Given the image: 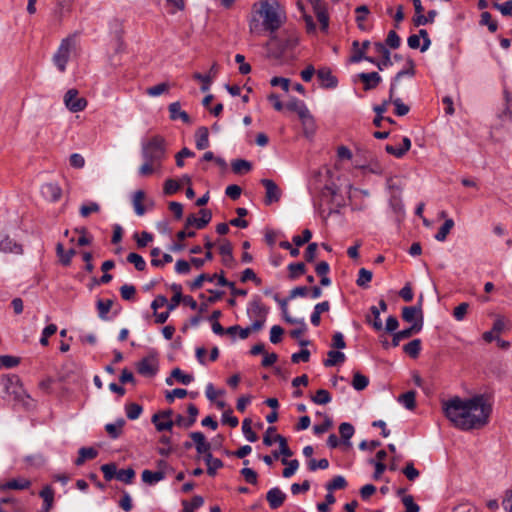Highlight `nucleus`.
<instances>
[{
    "label": "nucleus",
    "mask_w": 512,
    "mask_h": 512,
    "mask_svg": "<svg viewBox=\"0 0 512 512\" xmlns=\"http://www.w3.org/2000/svg\"><path fill=\"white\" fill-rule=\"evenodd\" d=\"M442 410L456 428L469 431L488 423L492 407L484 395L478 394L468 399L454 396L442 401Z\"/></svg>",
    "instance_id": "1"
},
{
    "label": "nucleus",
    "mask_w": 512,
    "mask_h": 512,
    "mask_svg": "<svg viewBox=\"0 0 512 512\" xmlns=\"http://www.w3.org/2000/svg\"><path fill=\"white\" fill-rule=\"evenodd\" d=\"M285 20V12L277 0H260L253 4L249 29L254 34H260L262 30L269 31L272 39H276L274 33Z\"/></svg>",
    "instance_id": "2"
},
{
    "label": "nucleus",
    "mask_w": 512,
    "mask_h": 512,
    "mask_svg": "<svg viewBox=\"0 0 512 512\" xmlns=\"http://www.w3.org/2000/svg\"><path fill=\"white\" fill-rule=\"evenodd\" d=\"M141 154L144 160L162 165L166 158V142L162 136L155 135L147 142L142 143Z\"/></svg>",
    "instance_id": "3"
},
{
    "label": "nucleus",
    "mask_w": 512,
    "mask_h": 512,
    "mask_svg": "<svg viewBox=\"0 0 512 512\" xmlns=\"http://www.w3.org/2000/svg\"><path fill=\"white\" fill-rule=\"evenodd\" d=\"M75 44L76 41L74 36L66 37L61 41L57 51L53 55V63L60 72H64L66 70V65L69 61L72 50L75 48Z\"/></svg>",
    "instance_id": "4"
},
{
    "label": "nucleus",
    "mask_w": 512,
    "mask_h": 512,
    "mask_svg": "<svg viewBox=\"0 0 512 512\" xmlns=\"http://www.w3.org/2000/svg\"><path fill=\"white\" fill-rule=\"evenodd\" d=\"M5 393L12 396L17 402H24L29 395L23 389L20 378L16 375L6 376L2 378Z\"/></svg>",
    "instance_id": "5"
},
{
    "label": "nucleus",
    "mask_w": 512,
    "mask_h": 512,
    "mask_svg": "<svg viewBox=\"0 0 512 512\" xmlns=\"http://www.w3.org/2000/svg\"><path fill=\"white\" fill-rule=\"evenodd\" d=\"M131 204L136 215L143 216L154 207V201L143 190H136L131 196Z\"/></svg>",
    "instance_id": "6"
},
{
    "label": "nucleus",
    "mask_w": 512,
    "mask_h": 512,
    "mask_svg": "<svg viewBox=\"0 0 512 512\" xmlns=\"http://www.w3.org/2000/svg\"><path fill=\"white\" fill-rule=\"evenodd\" d=\"M66 108L73 113L83 111L87 106V100L79 96L77 89H69L64 95Z\"/></svg>",
    "instance_id": "7"
},
{
    "label": "nucleus",
    "mask_w": 512,
    "mask_h": 512,
    "mask_svg": "<svg viewBox=\"0 0 512 512\" xmlns=\"http://www.w3.org/2000/svg\"><path fill=\"white\" fill-rule=\"evenodd\" d=\"M261 183L265 187V204L278 202L282 193L277 184L271 179H262Z\"/></svg>",
    "instance_id": "8"
},
{
    "label": "nucleus",
    "mask_w": 512,
    "mask_h": 512,
    "mask_svg": "<svg viewBox=\"0 0 512 512\" xmlns=\"http://www.w3.org/2000/svg\"><path fill=\"white\" fill-rule=\"evenodd\" d=\"M41 195L48 202H57L62 197L61 187L54 182L45 183L41 186Z\"/></svg>",
    "instance_id": "9"
},
{
    "label": "nucleus",
    "mask_w": 512,
    "mask_h": 512,
    "mask_svg": "<svg viewBox=\"0 0 512 512\" xmlns=\"http://www.w3.org/2000/svg\"><path fill=\"white\" fill-rule=\"evenodd\" d=\"M157 371L158 364L154 357H145L137 364V372L143 376L152 377Z\"/></svg>",
    "instance_id": "10"
},
{
    "label": "nucleus",
    "mask_w": 512,
    "mask_h": 512,
    "mask_svg": "<svg viewBox=\"0 0 512 512\" xmlns=\"http://www.w3.org/2000/svg\"><path fill=\"white\" fill-rule=\"evenodd\" d=\"M217 73L218 66L216 63H214L207 74L203 75L201 73L195 72L193 74V79L202 82L201 91L206 92L210 89L212 81L217 76Z\"/></svg>",
    "instance_id": "11"
},
{
    "label": "nucleus",
    "mask_w": 512,
    "mask_h": 512,
    "mask_svg": "<svg viewBox=\"0 0 512 512\" xmlns=\"http://www.w3.org/2000/svg\"><path fill=\"white\" fill-rule=\"evenodd\" d=\"M322 197L332 202L336 207L345 205L344 198L339 194L338 188L334 185H325L322 191Z\"/></svg>",
    "instance_id": "12"
},
{
    "label": "nucleus",
    "mask_w": 512,
    "mask_h": 512,
    "mask_svg": "<svg viewBox=\"0 0 512 512\" xmlns=\"http://www.w3.org/2000/svg\"><path fill=\"white\" fill-rule=\"evenodd\" d=\"M374 50L381 55V60L377 62V68L383 70L392 65L391 53L385 44L381 42L374 43Z\"/></svg>",
    "instance_id": "13"
},
{
    "label": "nucleus",
    "mask_w": 512,
    "mask_h": 512,
    "mask_svg": "<svg viewBox=\"0 0 512 512\" xmlns=\"http://www.w3.org/2000/svg\"><path fill=\"white\" fill-rule=\"evenodd\" d=\"M358 78L364 84L363 89L365 91L375 89L382 81V77L377 72H362L358 74Z\"/></svg>",
    "instance_id": "14"
},
{
    "label": "nucleus",
    "mask_w": 512,
    "mask_h": 512,
    "mask_svg": "<svg viewBox=\"0 0 512 512\" xmlns=\"http://www.w3.org/2000/svg\"><path fill=\"white\" fill-rule=\"evenodd\" d=\"M266 499L271 509L279 508L285 501V493L278 487H274L267 492Z\"/></svg>",
    "instance_id": "15"
},
{
    "label": "nucleus",
    "mask_w": 512,
    "mask_h": 512,
    "mask_svg": "<svg viewBox=\"0 0 512 512\" xmlns=\"http://www.w3.org/2000/svg\"><path fill=\"white\" fill-rule=\"evenodd\" d=\"M247 312L250 317H255L256 319L266 318L268 308L261 303L260 298L256 297L250 302Z\"/></svg>",
    "instance_id": "16"
},
{
    "label": "nucleus",
    "mask_w": 512,
    "mask_h": 512,
    "mask_svg": "<svg viewBox=\"0 0 512 512\" xmlns=\"http://www.w3.org/2000/svg\"><path fill=\"white\" fill-rule=\"evenodd\" d=\"M171 120H182L186 124H191V118L188 113L181 109L180 102L176 101L168 106Z\"/></svg>",
    "instance_id": "17"
},
{
    "label": "nucleus",
    "mask_w": 512,
    "mask_h": 512,
    "mask_svg": "<svg viewBox=\"0 0 512 512\" xmlns=\"http://www.w3.org/2000/svg\"><path fill=\"white\" fill-rule=\"evenodd\" d=\"M402 319L408 323H414L417 319L423 322V312L421 306H406L402 309Z\"/></svg>",
    "instance_id": "18"
},
{
    "label": "nucleus",
    "mask_w": 512,
    "mask_h": 512,
    "mask_svg": "<svg viewBox=\"0 0 512 512\" xmlns=\"http://www.w3.org/2000/svg\"><path fill=\"white\" fill-rule=\"evenodd\" d=\"M411 148V140L408 137H403L402 146L386 145L385 150L388 154L396 158H402Z\"/></svg>",
    "instance_id": "19"
},
{
    "label": "nucleus",
    "mask_w": 512,
    "mask_h": 512,
    "mask_svg": "<svg viewBox=\"0 0 512 512\" xmlns=\"http://www.w3.org/2000/svg\"><path fill=\"white\" fill-rule=\"evenodd\" d=\"M0 250L10 253H21L22 246L8 235H0Z\"/></svg>",
    "instance_id": "20"
},
{
    "label": "nucleus",
    "mask_w": 512,
    "mask_h": 512,
    "mask_svg": "<svg viewBox=\"0 0 512 512\" xmlns=\"http://www.w3.org/2000/svg\"><path fill=\"white\" fill-rule=\"evenodd\" d=\"M31 486V481L26 478L11 479L6 483L0 485V491L5 490H24Z\"/></svg>",
    "instance_id": "21"
},
{
    "label": "nucleus",
    "mask_w": 512,
    "mask_h": 512,
    "mask_svg": "<svg viewBox=\"0 0 512 512\" xmlns=\"http://www.w3.org/2000/svg\"><path fill=\"white\" fill-rule=\"evenodd\" d=\"M0 512H24L20 502L12 497L0 499Z\"/></svg>",
    "instance_id": "22"
},
{
    "label": "nucleus",
    "mask_w": 512,
    "mask_h": 512,
    "mask_svg": "<svg viewBox=\"0 0 512 512\" xmlns=\"http://www.w3.org/2000/svg\"><path fill=\"white\" fill-rule=\"evenodd\" d=\"M317 76L322 81L324 87L334 88L337 86V79L332 75V72L329 68H320L317 71Z\"/></svg>",
    "instance_id": "23"
},
{
    "label": "nucleus",
    "mask_w": 512,
    "mask_h": 512,
    "mask_svg": "<svg viewBox=\"0 0 512 512\" xmlns=\"http://www.w3.org/2000/svg\"><path fill=\"white\" fill-rule=\"evenodd\" d=\"M195 143L198 150H204L209 146V131L205 126L197 129L195 134Z\"/></svg>",
    "instance_id": "24"
},
{
    "label": "nucleus",
    "mask_w": 512,
    "mask_h": 512,
    "mask_svg": "<svg viewBox=\"0 0 512 512\" xmlns=\"http://www.w3.org/2000/svg\"><path fill=\"white\" fill-rule=\"evenodd\" d=\"M98 455V451L93 447H82L78 451V457L75 460V464L77 466H81L85 463L86 460H92L96 458Z\"/></svg>",
    "instance_id": "25"
},
{
    "label": "nucleus",
    "mask_w": 512,
    "mask_h": 512,
    "mask_svg": "<svg viewBox=\"0 0 512 512\" xmlns=\"http://www.w3.org/2000/svg\"><path fill=\"white\" fill-rule=\"evenodd\" d=\"M286 108L290 111L296 112L299 118L305 116V114L309 112L306 104L297 98H291L286 104Z\"/></svg>",
    "instance_id": "26"
},
{
    "label": "nucleus",
    "mask_w": 512,
    "mask_h": 512,
    "mask_svg": "<svg viewBox=\"0 0 512 512\" xmlns=\"http://www.w3.org/2000/svg\"><path fill=\"white\" fill-rule=\"evenodd\" d=\"M56 252H57V256L60 259V262L64 266H68L71 263V259H72L73 255H75V253H76V251L73 248L69 249L68 251H65L64 245L60 242L57 243V245H56Z\"/></svg>",
    "instance_id": "27"
},
{
    "label": "nucleus",
    "mask_w": 512,
    "mask_h": 512,
    "mask_svg": "<svg viewBox=\"0 0 512 512\" xmlns=\"http://www.w3.org/2000/svg\"><path fill=\"white\" fill-rule=\"evenodd\" d=\"M142 480L143 482L153 485L165 478V473L163 471H150V470H144L142 472Z\"/></svg>",
    "instance_id": "28"
},
{
    "label": "nucleus",
    "mask_w": 512,
    "mask_h": 512,
    "mask_svg": "<svg viewBox=\"0 0 512 512\" xmlns=\"http://www.w3.org/2000/svg\"><path fill=\"white\" fill-rule=\"evenodd\" d=\"M300 120H301V123L303 126L304 134L306 136L313 135L315 132V129H316V125H315V120H314L313 116L311 115L310 111L307 112L305 114V116L300 117Z\"/></svg>",
    "instance_id": "29"
},
{
    "label": "nucleus",
    "mask_w": 512,
    "mask_h": 512,
    "mask_svg": "<svg viewBox=\"0 0 512 512\" xmlns=\"http://www.w3.org/2000/svg\"><path fill=\"white\" fill-rule=\"evenodd\" d=\"M162 165H156L153 162L144 160V163L139 167L138 173L142 177L152 175L153 173H160Z\"/></svg>",
    "instance_id": "30"
},
{
    "label": "nucleus",
    "mask_w": 512,
    "mask_h": 512,
    "mask_svg": "<svg viewBox=\"0 0 512 512\" xmlns=\"http://www.w3.org/2000/svg\"><path fill=\"white\" fill-rule=\"evenodd\" d=\"M125 425L124 419H118L115 423H108L105 426L106 432L113 439L118 438L122 433V428Z\"/></svg>",
    "instance_id": "31"
},
{
    "label": "nucleus",
    "mask_w": 512,
    "mask_h": 512,
    "mask_svg": "<svg viewBox=\"0 0 512 512\" xmlns=\"http://www.w3.org/2000/svg\"><path fill=\"white\" fill-rule=\"evenodd\" d=\"M356 167L377 175H381L384 172V168L377 159H371L366 164L356 165Z\"/></svg>",
    "instance_id": "32"
},
{
    "label": "nucleus",
    "mask_w": 512,
    "mask_h": 512,
    "mask_svg": "<svg viewBox=\"0 0 512 512\" xmlns=\"http://www.w3.org/2000/svg\"><path fill=\"white\" fill-rule=\"evenodd\" d=\"M421 350V340L414 339L403 346V351L411 358H417Z\"/></svg>",
    "instance_id": "33"
},
{
    "label": "nucleus",
    "mask_w": 512,
    "mask_h": 512,
    "mask_svg": "<svg viewBox=\"0 0 512 512\" xmlns=\"http://www.w3.org/2000/svg\"><path fill=\"white\" fill-rule=\"evenodd\" d=\"M416 392L413 390L407 391L404 394H401L398 398V401L402 403L408 410H414L416 407Z\"/></svg>",
    "instance_id": "34"
},
{
    "label": "nucleus",
    "mask_w": 512,
    "mask_h": 512,
    "mask_svg": "<svg viewBox=\"0 0 512 512\" xmlns=\"http://www.w3.org/2000/svg\"><path fill=\"white\" fill-rule=\"evenodd\" d=\"M232 171L235 174L248 173L252 169V164L244 159H236L231 163Z\"/></svg>",
    "instance_id": "35"
},
{
    "label": "nucleus",
    "mask_w": 512,
    "mask_h": 512,
    "mask_svg": "<svg viewBox=\"0 0 512 512\" xmlns=\"http://www.w3.org/2000/svg\"><path fill=\"white\" fill-rule=\"evenodd\" d=\"M423 328V321L421 319H417L409 328L398 331L400 337L403 339L410 338L412 335L420 332Z\"/></svg>",
    "instance_id": "36"
},
{
    "label": "nucleus",
    "mask_w": 512,
    "mask_h": 512,
    "mask_svg": "<svg viewBox=\"0 0 512 512\" xmlns=\"http://www.w3.org/2000/svg\"><path fill=\"white\" fill-rule=\"evenodd\" d=\"M218 285L220 286H228L231 289V294L233 296H246L247 291L244 289H237L235 287L234 282H229L223 275V271L221 272L219 278H218Z\"/></svg>",
    "instance_id": "37"
},
{
    "label": "nucleus",
    "mask_w": 512,
    "mask_h": 512,
    "mask_svg": "<svg viewBox=\"0 0 512 512\" xmlns=\"http://www.w3.org/2000/svg\"><path fill=\"white\" fill-rule=\"evenodd\" d=\"M100 211V205L96 202L89 201L81 205L79 213L82 218H88L92 213H98Z\"/></svg>",
    "instance_id": "38"
},
{
    "label": "nucleus",
    "mask_w": 512,
    "mask_h": 512,
    "mask_svg": "<svg viewBox=\"0 0 512 512\" xmlns=\"http://www.w3.org/2000/svg\"><path fill=\"white\" fill-rule=\"evenodd\" d=\"M152 423L155 425L157 431H165V430H171L174 422L172 419H162L159 415H153L152 416Z\"/></svg>",
    "instance_id": "39"
},
{
    "label": "nucleus",
    "mask_w": 512,
    "mask_h": 512,
    "mask_svg": "<svg viewBox=\"0 0 512 512\" xmlns=\"http://www.w3.org/2000/svg\"><path fill=\"white\" fill-rule=\"evenodd\" d=\"M345 360L344 353L340 351L331 350L328 352V358L324 361L326 367L334 366L338 363H342Z\"/></svg>",
    "instance_id": "40"
},
{
    "label": "nucleus",
    "mask_w": 512,
    "mask_h": 512,
    "mask_svg": "<svg viewBox=\"0 0 512 512\" xmlns=\"http://www.w3.org/2000/svg\"><path fill=\"white\" fill-rule=\"evenodd\" d=\"M369 384V379L360 372H355L353 375L352 386L357 391L364 390Z\"/></svg>",
    "instance_id": "41"
},
{
    "label": "nucleus",
    "mask_w": 512,
    "mask_h": 512,
    "mask_svg": "<svg viewBox=\"0 0 512 512\" xmlns=\"http://www.w3.org/2000/svg\"><path fill=\"white\" fill-rule=\"evenodd\" d=\"M40 496L44 501L45 510L49 511L54 501V490L50 486H45L40 491Z\"/></svg>",
    "instance_id": "42"
},
{
    "label": "nucleus",
    "mask_w": 512,
    "mask_h": 512,
    "mask_svg": "<svg viewBox=\"0 0 512 512\" xmlns=\"http://www.w3.org/2000/svg\"><path fill=\"white\" fill-rule=\"evenodd\" d=\"M355 12H356V22H357V25H358V28L360 30H366V27L364 25V21L367 17V15L369 14V9L366 5H361V6H358L356 9H355Z\"/></svg>",
    "instance_id": "43"
},
{
    "label": "nucleus",
    "mask_w": 512,
    "mask_h": 512,
    "mask_svg": "<svg viewBox=\"0 0 512 512\" xmlns=\"http://www.w3.org/2000/svg\"><path fill=\"white\" fill-rule=\"evenodd\" d=\"M219 276L220 275H217V274L209 275V274L202 273L193 282L190 283V289L191 290L199 289L202 287V284L204 281L212 282L215 278L218 279Z\"/></svg>",
    "instance_id": "44"
},
{
    "label": "nucleus",
    "mask_w": 512,
    "mask_h": 512,
    "mask_svg": "<svg viewBox=\"0 0 512 512\" xmlns=\"http://www.w3.org/2000/svg\"><path fill=\"white\" fill-rule=\"evenodd\" d=\"M311 400L318 405H325L331 401L330 393L325 389H319L316 394L311 397Z\"/></svg>",
    "instance_id": "45"
},
{
    "label": "nucleus",
    "mask_w": 512,
    "mask_h": 512,
    "mask_svg": "<svg viewBox=\"0 0 512 512\" xmlns=\"http://www.w3.org/2000/svg\"><path fill=\"white\" fill-rule=\"evenodd\" d=\"M112 305H113V301L111 299H106V300L100 299L97 301V309H98L99 317L101 319H103V320L107 319L106 315L112 308Z\"/></svg>",
    "instance_id": "46"
},
{
    "label": "nucleus",
    "mask_w": 512,
    "mask_h": 512,
    "mask_svg": "<svg viewBox=\"0 0 512 512\" xmlns=\"http://www.w3.org/2000/svg\"><path fill=\"white\" fill-rule=\"evenodd\" d=\"M274 441L279 443V450H280L281 455H283L284 457L292 456L293 452L288 447L287 439L284 436H282L280 434H276L274 437Z\"/></svg>",
    "instance_id": "47"
},
{
    "label": "nucleus",
    "mask_w": 512,
    "mask_h": 512,
    "mask_svg": "<svg viewBox=\"0 0 512 512\" xmlns=\"http://www.w3.org/2000/svg\"><path fill=\"white\" fill-rule=\"evenodd\" d=\"M135 477V471L133 468L121 469L117 472L116 479L126 484L132 483Z\"/></svg>",
    "instance_id": "48"
},
{
    "label": "nucleus",
    "mask_w": 512,
    "mask_h": 512,
    "mask_svg": "<svg viewBox=\"0 0 512 512\" xmlns=\"http://www.w3.org/2000/svg\"><path fill=\"white\" fill-rule=\"evenodd\" d=\"M171 377L184 385L190 384L194 379L192 375L183 373L180 368H174L171 372Z\"/></svg>",
    "instance_id": "49"
},
{
    "label": "nucleus",
    "mask_w": 512,
    "mask_h": 512,
    "mask_svg": "<svg viewBox=\"0 0 512 512\" xmlns=\"http://www.w3.org/2000/svg\"><path fill=\"white\" fill-rule=\"evenodd\" d=\"M289 277L291 279H296L298 276L302 275L306 271V266L302 262L291 263L288 265Z\"/></svg>",
    "instance_id": "50"
},
{
    "label": "nucleus",
    "mask_w": 512,
    "mask_h": 512,
    "mask_svg": "<svg viewBox=\"0 0 512 512\" xmlns=\"http://www.w3.org/2000/svg\"><path fill=\"white\" fill-rule=\"evenodd\" d=\"M169 90V84L168 83H159L155 86H151L146 89V94L151 97H157L164 93H166Z\"/></svg>",
    "instance_id": "51"
},
{
    "label": "nucleus",
    "mask_w": 512,
    "mask_h": 512,
    "mask_svg": "<svg viewBox=\"0 0 512 512\" xmlns=\"http://www.w3.org/2000/svg\"><path fill=\"white\" fill-rule=\"evenodd\" d=\"M242 431L246 439L250 442H255L258 439L257 434L252 430L251 420L246 418L242 422Z\"/></svg>",
    "instance_id": "52"
},
{
    "label": "nucleus",
    "mask_w": 512,
    "mask_h": 512,
    "mask_svg": "<svg viewBox=\"0 0 512 512\" xmlns=\"http://www.w3.org/2000/svg\"><path fill=\"white\" fill-rule=\"evenodd\" d=\"M347 485L345 478L341 475L335 476L329 483L326 485V489L328 491H334L337 489H344Z\"/></svg>",
    "instance_id": "53"
},
{
    "label": "nucleus",
    "mask_w": 512,
    "mask_h": 512,
    "mask_svg": "<svg viewBox=\"0 0 512 512\" xmlns=\"http://www.w3.org/2000/svg\"><path fill=\"white\" fill-rule=\"evenodd\" d=\"M127 261L135 266L138 271H143L146 267V262L143 257L137 253H130L127 256Z\"/></svg>",
    "instance_id": "54"
},
{
    "label": "nucleus",
    "mask_w": 512,
    "mask_h": 512,
    "mask_svg": "<svg viewBox=\"0 0 512 512\" xmlns=\"http://www.w3.org/2000/svg\"><path fill=\"white\" fill-rule=\"evenodd\" d=\"M20 363V358L11 355L0 356V369L2 368H13Z\"/></svg>",
    "instance_id": "55"
},
{
    "label": "nucleus",
    "mask_w": 512,
    "mask_h": 512,
    "mask_svg": "<svg viewBox=\"0 0 512 512\" xmlns=\"http://www.w3.org/2000/svg\"><path fill=\"white\" fill-rule=\"evenodd\" d=\"M282 463L287 465V467L284 468V470L282 472L283 477H285V478L291 477L296 472V470L298 469V466H299V462L296 459L288 462L286 460V458H283Z\"/></svg>",
    "instance_id": "56"
},
{
    "label": "nucleus",
    "mask_w": 512,
    "mask_h": 512,
    "mask_svg": "<svg viewBox=\"0 0 512 512\" xmlns=\"http://www.w3.org/2000/svg\"><path fill=\"white\" fill-rule=\"evenodd\" d=\"M142 410V406H140L137 403H130L126 405V415L130 420H135L139 418V416L142 413Z\"/></svg>",
    "instance_id": "57"
},
{
    "label": "nucleus",
    "mask_w": 512,
    "mask_h": 512,
    "mask_svg": "<svg viewBox=\"0 0 512 512\" xmlns=\"http://www.w3.org/2000/svg\"><path fill=\"white\" fill-rule=\"evenodd\" d=\"M101 471L104 475V478L107 481L112 480L117 475V467L115 463H107L101 466Z\"/></svg>",
    "instance_id": "58"
},
{
    "label": "nucleus",
    "mask_w": 512,
    "mask_h": 512,
    "mask_svg": "<svg viewBox=\"0 0 512 512\" xmlns=\"http://www.w3.org/2000/svg\"><path fill=\"white\" fill-rule=\"evenodd\" d=\"M74 0H58L56 13L63 17L71 11Z\"/></svg>",
    "instance_id": "59"
},
{
    "label": "nucleus",
    "mask_w": 512,
    "mask_h": 512,
    "mask_svg": "<svg viewBox=\"0 0 512 512\" xmlns=\"http://www.w3.org/2000/svg\"><path fill=\"white\" fill-rule=\"evenodd\" d=\"M339 433L344 441H349L354 434V427L352 424L344 422L339 426Z\"/></svg>",
    "instance_id": "60"
},
{
    "label": "nucleus",
    "mask_w": 512,
    "mask_h": 512,
    "mask_svg": "<svg viewBox=\"0 0 512 512\" xmlns=\"http://www.w3.org/2000/svg\"><path fill=\"white\" fill-rule=\"evenodd\" d=\"M507 324H508V321L505 319V317L497 316V318L495 319V321L493 323V326H492L491 330L497 336H499L503 331H505L508 328Z\"/></svg>",
    "instance_id": "61"
},
{
    "label": "nucleus",
    "mask_w": 512,
    "mask_h": 512,
    "mask_svg": "<svg viewBox=\"0 0 512 512\" xmlns=\"http://www.w3.org/2000/svg\"><path fill=\"white\" fill-rule=\"evenodd\" d=\"M120 294L126 301L133 300L135 298L136 288L133 285L124 284L120 287Z\"/></svg>",
    "instance_id": "62"
},
{
    "label": "nucleus",
    "mask_w": 512,
    "mask_h": 512,
    "mask_svg": "<svg viewBox=\"0 0 512 512\" xmlns=\"http://www.w3.org/2000/svg\"><path fill=\"white\" fill-rule=\"evenodd\" d=\"M371 279H372V272L365 268H361L359 270V275H358V279H357L356 283L360 287H366L368 285V283L371 281Z\"/></svg>",
    "instance_id": "63"
},
{
    "label": "nucleus",
    "mask_w": 512,
    "mask_h": 512,
    "mask_svg": "<svg viewBox=\"0 0 512 512\" xmlns=\"http://www.w3.org/2000/svg\"><path fill=\"white\" fill-rule=\"evenodd\" d=\"M493 7L499 10L503 16H512V0L504 3H494Z\"/></svg>",
    "instance_id": "64"
}]
</instances>
